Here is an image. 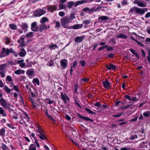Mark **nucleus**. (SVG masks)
I'll return each instance as SVG.
<instances>
[{"mask_svg":"<svg viewBox=\"0 0 150 150\" xmlns=\"http://www.w3.org/2000/svg\"><path fill=\"white\" fill-rule=\"evenodd\" d=\"M138 100V99L136 97H133L131 99V100L134 101H137Z\"/></svg>","mask_w":150,"mask_h":150,"instance_id":"56","label":"nucleus"},{"mask_svg":"<svg viewBox=\"0 0 150 150\" xmlns=\"http://www.w3.org/2000/svg\"><path fill=\"white\" fill-rule=\"evenodd\" d=\"M83 26V24H76L69 27V29H77L81 28Z\"/></svg>","mask_w":150,"mask_h":150,"instance_id":"13","label":"nucleus"},{"mask_svg":"<svg viewBox=\"0 0 150 150\" xmlns=\"http://www.w3.org/2000/svg\"><path fill=\"white\" fill-rule=\"evenodd\" d=\"M49 21L48 18L46 17H43L40 20V22L41 23L44 24L45 22H48Z\"/></svg>","mask_w":150,"mask_h":150,"instance_id":"22","label":"nucleus"},{"mask_svg":"<svg viewBox=\"0 0 150 150\" xmlns=\"http://www.w3.org/2000/svg\"><path fill=\"white\" fill-rule=\"evenodd\" d=\"M25 38L22 36H21L19 39L18 40L17 42L18 43L20 44L18 47H23L26 46V44L24 43L25 42Z\"/></svg>","mask_w":150,"mask_h":150,"instance_id":"6","label":"nucleus"},{"mask_svg":"<svg viewBox=\"0 0 150 150\" xmlns=\"http://www.w3.org/2000/svg\"><path fill=\"white\" fill-rule=\"evenodd\" d=\"M0 103L3 108L6 109L9 108V106L13 107V106L7 103L5 100L3 98L0 99Z\"/></svg>","mask_w":150,"mask_h":150,"instance_id":"2","label":"nucleus"},{"mask_svg":"<svg viewBox=\"0 0 150 150\" xmlns=\"http://www.w3.org/2000/svg\"><path fill=\"white\" fill-rule=\"evenodd\" d=\"M131 105H128L126 106H122V107H121L120 108L122 109H126L129 108V107L131 106Z\"/></svg>","mask_w":150,"mask_h":150,"instance_id":"45","label":"nucleus"},{"mask_svg":"<svg viewBox=\"0 0 150 150\" xmlns=\"http://www.w3.org/2000/svg\"><path fill=\"white\" fill-rule=\"evenodd\" d=\"M147 11V9L146 8H140L137 7L136 10V13L140 15H143L145 11Z\"/></svg>","mask_w":150,"mask_h":150,"instance_id":"7","label":"nucleus"},{"mask_svg":"<svg viewBox=\"0 0 150 150\" xmlns=\"http://www.w3.org/2000/svg\"><path fill=\"white\" fill-rule=\"evenodd\" d=\"M91 22V21L89 20H85L83 21V23L84 24H88Z\"/></svg>","mask_w":150,"mask_h":150,"instance_id":"51","label":"nucleus"},{"mask_svg":"<svg viewBox=\"0 0 150 150\" xmlns=\"http://www.w3.org/2000/svg\"><path fill=\"white\" fill-rule=\"evenodd\" d=\"M4 40L5 41L6 44L7 45H8L10 42V39L8 37L5 38L4 39Z\"/></svg>","mask_w":150,"mask_h":150,"instance_id":"37","label":"nucleus"},{"mask_svg":"<svg viewBox=\"0 0 150 150\" xmlns=\"http://www.w3.org/2000/svg\"><path fill=\"white\" fill-rule=\"evenodd\" d=\"M90 2V1H89L88 0H82L79 1L75 2L74 4V6H75L76 7L77 6L81 4H83L84 3H87Z\"/></svg>","mask_w":150,"mask_h":150,"instance_id":"11","label":"nucleus"},{"mask_svg":"<svg viewBox=\"0 0 150 150\" xmlns=\"http://www.w3.org/2000/svg\"><path fill=\"white\" fill-rule=\"evenodd\" d=\"M77 115H78V116L80 118L83 119L85 120L86 118V117L82 116L79 114H78Z\"/></svg>","mask_w":150,"mask_h":150,"instance_id":"58","label":"nucleus"},{"mask_svg":"<svg viewBox=\"0 0 150 150\" xmlns=\"http://www.w3.org/2000/svg\"><path fill=\"white\" fill-rule=\"evenodd\" d=\"M103 86L106 88H109L110 87V83L108 80H106L103 81Z\"/></svg>","mask_w":150,"mask_h":150,"instance_id":"15","label":"nucleus"},{"mask_svg":"<svg viewBox=\"0 0 150 150\" xmlns=\"http://www.w3.org/2000/svg\"><path fill=\"white\" fill-rule=\"evenodd\" d=\"M61 66L63 69H66L68 64L67 60L65 59H61L60 61Z\"/></svg>","mask_w":150,"mask_h":150,"instance_id":"9","label":"nucleus"},{"mask_svg":"<svg viewBox=\"0 0 150 150\" xmlns=\"http://www.w3.org/2000/svg\"><path fill=\"white\" fill-rule=\"evenodd\" d=\"M9 50L8 49H5V48H3L2 51L0 54L1 57H3L6 56L9 54L10 52Z\"/></svg>","mask_w":150,"mask_h":150,"instance_id":"8","label":"nucleus"},{"mask_svg":"<svg viewBox=\"0 0 150 150\" xmlns=\"http://www.w3.org/2000/svg\"><path fill=\"white\" fill-rule=\"evenodd\" d=\"M30 100L31 103H32V104H33V106L35 108L36 107V106L35 105V103L34 101L31 98H30Z\"/></svg>","mask_w":150,"mask_h":150,"instance_id":"61","label":"nucleus"},{"mask_svg":"<svg viewBox=\"0 0 150 150\" xmlns=\"http://www.w3.org/2000/svg\"><path fill=\"white\" fill-rule=\"evenodd\" d=\"M47 28V27L45 24L42 23V24L40 25V31L41 32H42L43 30L46 29Z\"/></svg>","mask_w":150,"mask_h":150,"instance_id":"19","label":"nucleus"},{"mask_svg":"<svg viewBox=\"0 0 150 150\" xmlns=\"http://www.w3.org/2000/svg\"><path fill=\"white\" fill-rule=\"evenodd\" d=\"M31 29L33 31H37L38 29V26L37 25L36 22H34L31 24Z\"/></svg>","mask_w":150,"mask_h":150,"instance_id":"10","label":"nucleus"},{"mask_svg":"<svg viewBox=\"0 0 150 150\" xmlns=\"http://www.w3.org/2000/svg\"><path fill=\"white\" fill-rule=\"evenodd\" d=\"M143 115L145 117H148L150 115V112L148 111L147 112H145L143 113Z\"/></svg>","mask_w":150,"mask_h":150,"instance_id":"39","label":"nucleus"},{"mask_svg":"<svg viewBox=\"0 0 150 150\" xmlns=\"http://www.w3.org/2000/svg\"><path fill=\"white\" fill-rule=\"evenodd\" d=\"M80 63L82 66H84L85 64V62L83 60H81L80 61Z\"/></svg>","mask_w":150,"mask_h":150,"instance_id":"60","label":"nucleus"},{"mask_svg":"<svg viewBox=\"0 0 150 150\" xmlns=\"http://www.w3.org/2000/svg\"><path fill=\"white\" fill-rule=\"evenodd\" d=\"M21 27L22 29L25 30L28 28V25L26 23H23L22 24Z\"/></svg>","mask_w":150,"mask_h":150,"instance_id":"32","label":"nucleus"},{"mask_svg":"<svg viewBox=\"0 0 150 150\" xmlns=\"http://www.w3.org/2000/svg\"><path fill=\"white\" fill-rule=\"evenodd\" d=\"M60 26V23L58 21H57L56 23V27H59Z\"/></svg>","mask_w":150,"mask_h":150,"instance_id":"54","label":"nucleus"},{"mask_svg":"<svg viewBox=\"0 0 150 150\" xmlns=\"http://www.w3.org/2000/svg\"><path fill=\"white\" fill-rule=\"evenodd\" d=\"M23 115L24 116V117L26 119L25 121L24 120V121H25L24 122H25V121L28 122L29 120V118L26 112H25L23 113Z\"/></svg>","mask_w":150,"mask_h":150,"instance_id":"38","label":"nucleus"},{"mask_svg":"<svg viewBox=\"0 0 150 150\" xmlns=\"http://www.w3.org/2000/svg\"><path fill=\"white\" fill-rule=\"evenodd\" d=\"M61 97L62 99L65 102L66 101V100H69V99L68 97L65 94H64L63 93H61Z\"/></svg>","mask_w":150,"mask_h":150,"instance_id":"20","label":"nucleus"},{"mask_svg":"<svg viewBox=\"0 0 150 150\" xmlns=\"http://www.w3.org/2000/svg\"><path fill=\"white\" fill-rule=\"evenodd\" d=\"M85 109L86 110L89 114H94V112L93 111H91L90 110L87 108H85Z\"/></svg>","mask_w":150,"mask_h":150,"instance_id":"40","label":"nucleus"},{"mask_svg":"<svg viewBox=\"0 0 150 150\" xmlns=\"http://www.w3.org/2000/svg\"><path fill=\"white\" fill-rule=\"evenodd\" d=\"M6 80L9 82H11L12 81V79L11 77L10 76H7Z\"/></svg>","mask_w":150,"mask_h":150,"instance_id":"42","label":"nucleus"},{"mask_svg":"<svg viewBox=\"0 0 150 150\" xmlns=\"http://www.w3.org/2000/svg\"><path fill=\"white\" fill-rule=\"evenodd\" d=\"M136 7H134L131 8L129 10V12L131 13H133L134 11H135L136 12Z\"/></svg>","mask_w":150,"mask_h":150,"instance_id":"47","label":"nucleus"},{"mask_svg":"<svg viewBox=\"0 0 150 150\" xmlns=\"http://www.w3.org/2000/svg\"><path fill=\"white\" fill-rule=\"evenodd\" d=\"M75 16L74 15L73 13H71L70 15V18L69 20H73L74 19H75Z\"/></svg>","mask_w":150,"mask_h":150,"instance_id":"43","label":"nucleus"},{"mask_svg":"<svg viewBox=\"0 0 150 150\" xmlns=\"http://www.w3.org/2000/svg\"><path fill=\"white\" fill-rule=\"evenodd\" d=\"M108 45H106L104 46H103L102 47L99 48H98V50L99 51L101 50H102L104 49L105 48L108 47Z\"/></svg>","mask_w":150,"mask_h":150,"instance_id":"53","label":"nucleus"},{"mask_svg":"<svg viewBox=\"0 0 150 150\" xmlns=\"http://www.w3.org/2000/svg\"><path fill=\"white\" fill-rule=\"evenodd\" d=\"M108 19V17L105 16H102L98 17L99 21L100 23L105 22Z\"/></svg>","mask_w":150,"mask_h":150,"instance_id":"12","label":"nucleus"},{"mask_svg":"<svg viewBox=\"0 0 150 150\" xmlns=\"http://www.w3.org/2000/svg\"><path fill=\"white\" fill-rule=\"evenodd\" d=\"M4 90L7 93H9L11 91V89L6 86L4 87Z\"/></svg>","mask_w":150,"mask_h":150,"instance_id":"34","label":"nucleus"},{"mask_svg":"<svg viewBox=\"0 0 150 150\" xmlns=\"http://www.w3.org/2000/svg\"><path fill=\"white\" fill-rule=\"evenodd\" d=\"M37 135L40 138L43 140L47 139L46 136L44 134V133H43L41 134H37Z\"/></svg>","mask_w":150,"mask_h":150,"instance_id":"27","label":"nucleus"},{"mask_svg":"<svg viewBox=\"0 0 150 150\" xmlns=\"http://www.w3.org/2000/svg\"><path fill=\"white\" fill-rule=\"evenodd\" d=\"M25 72V70L21 69H18L14 72L16 74H24Z\"/></svg>","mask_w":150,"mask_h":150,"instance_id":"21","label":"nucleus"},{"mask_svg":"<svg viewBox=\"0 0 150 150\" xmlns=\"http://www.w3.org/2000/svg\"><path fill=\"white\" fill-rule=\"evenodd\" d=\"M13 89L16 91L18 92L19 91V89L18 87L16 86L13 85Z\"/></svg>","mask_w":150,"mask_h":150,"instance_id":"49","label":"nucleus"},{"mask_svg":"<svg viewBox=\"0 0 150 150\" xmlns=\"http://www.w3.org/2000/svg\"><path fill=\"white\" fill-rule=\"evenodd\" d=\"M93 10H94V11H96L94 10V9L93 8L91 9H90L88 7H86L83 9V11L86 12H91Z\"/></svg>","mask_w":150,"mask_h":150,"instance_id":"29","label":"nucleus"},{"mask_svg":"<svg viewBox=\"0 0 150 150\" xmlns=\"http://www.w3.org/2000/svg\"><path fill=\"white\" fill-rule=\"evenodd\" d=\"M74 2L73 1H71L69 2L68 3L67 7L69 8H71L72 6L74 4Z\"/></svg>","mask_w":150,"mask_h":150,"instance_id":"35","label":"nucleus"},{"mask_svg":"<svg viewBox=\"0 0 150 150\" xmlns=\"http://www.w3.org/2000/svg\"><path fill=\"white\" fill-rule=\"evenodd\" d=\"M130 51L132 53H133V54H135V55H136L137 57H139V56L137 54H136L135 53V51L133 49H130Z\"/></svg>","mask_w":150,"mask_h":150,"instance_id":"57","label":"nucleus"},{"mask_svg":"<svg viewBox=\"0 0 150 150\" xmlns=\"http://www.w3.org/2000/svg\"><path fill=\"white\" fill-rule=\"evenodd\" d=\"M35 144L36 146L38 147H40V145H39L37 139H35Z\"/></svg>","mask_w":150,"mask_h":150,"instance_id":"63","label":"nucleus"},{"mask_svg":"<svg viewBox=\"0 0 150 150\" xmlns=\"http://www.w3.org/2000/svg\"><path fill=\"white\" fill-rule=\"evenodd\" d=\"M66 7V6L62 4H59V9L62 10L65 9Z\"/></svg>","mask_w":150,"mask_h":150,"instance_id":"36","label":"nucleus"},{"mask_svg":"<svg viewBox=\"0 0 150 150\" xmlns=\"http://www.w3.org/2000/svg\"><path fill=\"white\" fill-rule=\"evenodd\" d=\"M0 115L4 117H6L7 116L6 112L5 111L3 108L1 107H0Z\"/></svg>","mask_w":150,"mask_h":150,"instance_id":"18","label":"nucleus"},{"mask_svg":"<svg viewBox=\"0 0 150 150\" xmlns=\"http://www.w3.org/2000/svg\"><path fill=\"white\" fill-rule=\"evenodd\" d=\"M0 135L2 137H4L5 136V130L4 128H2L0 129Z\"/></svg>","mask_w":150,"mask_h":150,"instance_id":"23","label":"nucleus"},{"mask_svg":"<svg viewBox=\"0 0 150 150\" xmlns=\"http://www.w3.org/2000/svg\"><path fill=\"white\" fill-rule=\"evenodd\" d=\"M116 38L121 39H126L127 38V35L122 34H121L118 35L116 36Z\"/></svg>","mask_w":150,"mask_h":150,"instance_id":"25","label":"nucleus"},{"mask_svg":"<svg viewBox=\"0 0 150 150\" xmlns=\"http://www.w3.org/2000/svg\"><path fill=\"white\" fill-rule=\"evenodd\" d=\"M65 14V13L62 11H60L59 13V15L62 17L64 16Z\"/></svg>","mask_w":150,"mask_h":150,"instance_id":"55","label":"nucleus"},{"mask_svg":"<svg viewBox=\"0 0 150 150\" xmlns=\"http://www.w3.org/2000/svg\"><path fill=\"white\" fill-rule=\"evenodd\" d=\"M46 100L48 104H51L53 103V101L49 99H48V98L46 99Z\"/></svg>","mask_w":150,"mask_h":150,"instance_id":"44","label":"nucleus"},{"mask_svg":"<svg viewBox=\"0 0 150 150\" xmlns=\"http://www.w3.org/2000/svg\"><path fill=\"white\" fill-rule=\"evenodd\" d=\"M32 82L34 83H36L38 86L40 85L39 80L38 78L34 79Z\"/></svg>","mask_w":150,"mask_h":150,"instance_id":"31","label":"nucleus"},{"mask_svg":"<svg viewBox=\"0 0 150 150\" xmlns=\"http://www.w3.org/2000/svg\"><path fill=\"white\" fill-rule=\"evenodd\" d=\"M69 22V18L68 17L65 16L62 18L61 20V23L62 26L66 28L67 25Z\"/></svg>","mask_w":150,"mask_h":150,"instance_id":"1","label":"nucleus"},{"mask_svg":"<svg viewBox=\"0 0 150 150\" xmlns=\"http://www.w3.org/2000/svg\"><path fill=\"white\" fill-rule=\"evenodd\" d=\"M84 36H82L81 37L77 36L75 39V41L77 43H80L82 42L84 39Z\"/></svg>","mask_w":150,"mask_h":150,"instance_id":"16","label":"nucleus"},{"mask_svg":"<svg viewBox=\"0 0 150 150\" xmlns=\"http://www.w3.org/2000/svg\"><path fill=\"white\" fill-rule=\"evenodd\" d=\"M57 45H51L50 47V48L51 49H55L56 48H57Z\"/></svg>","mask_w":150,"mask_h":150,"instance_id":"48","label":"nucleus"},{"mask_svg":"<svg viewBox=\"0 0 150 150\" xmlns=\"http://www.w3.org/2000/svg\"><path fill=\"white\" fill-rule=\"evenodd\" d=\"M46 12L45 10L39 8L34 12V15L36 17H39L44 14Z\"/></svg>","mask_w":150,"mask_h":150,"instance_id":"3","label":"nucleus"},{"mask_svg":"<svg viewBox=\"0 0 150 150\" xmlns=\"http://www.w3.org/2000/svg\"><path fill=\"white\" fill-rule=\"evenodd\" d=\"M9 27L12 30H16L17 28V26L16 25L13 24H11L9 25Z\"/></svg>","mask_w":150,"mask_h":150,"instance_id":"33","label":"nucleus"},{"mask_svg":"<svg viewBox=\"0 0 150 150\" xmlns=\"http://www.w3.org/2000/svg\"><path fill=\"white\" fill-rule=\"evenodd\" d=\"M2 146H1V147L4 150L8 149V148L6 145L3 144H2Z\"/></svg>","mask_w":150,"mask_h":150,"instance_id":"46","label":"nucleus"},{"mask_svg":"<svg viewBox=\"0 0 150 150\" xmlns=\"http://www.w3.org/2000/svg\"><path fill=\"white\" fill-rule=\"evenodd\" d=\"M133 3L141 7H146L147 6L146 4L144 1L140 0H135L134 1Z\"/></svg>","mask_w":150,"mask_h":150,"instance_id":"5","label":"nucleus"},{"mask_svg":"<svg viewBox=\"0 0 150 150\" xmlns=\"http://www.w3.org/2000/svg\"><path fill=\"white\" fill-rule=\"evenodd\" d=\"M106 68L109 70L111 69H116L115 66L112 64H111L107 66Z\"/></svg>","mask_w":150,"mask_h":150,"instance_id":"30","label":"nucleus"},{"mask_svg":"<svg viewBox=\"0 0 150 150\" xmlns=\"http://www.w3.org/2000/svg\"><path fill=\"white\" fill-rule=\"evenodd\" d=\"M45 114L47 116V117L50 119L54 121V120L52 117V116L49 114L47 110H44Z\"/></svg>","mask_w":150,"mask_h":150,"instance_id":"24","label":"nucleus"},{"mask_svg":"<svg viewBox=\"0 0 150 150\" xmlns=\"http://www.w3.org/2000/svg\"><path fill=\"white\" fill-rule=\"evenodd\" d=\"M65 117L66 119L68 121L70 120L71 119V117L68 115H65Z\"/></svg>","mask_w":150,"mask_h":150,"instance_id":"59","label":"nucleus"},{"mask_svg":"<svg viewBox=\"0 0 150 150\" xmlns=\"http://www.w3.org/2000/svg\"><path fill=\"white\" fill-rule=\"evenodd\" d=\"M5 71H1L0 72L1 76L2 77L4 78L5 76Z\"/></svg>","mask_w":150,"mask_h":150,"instance_id":"52","label":"nucleus"},{"mask_svg":"<svg viewBox=\"0 0 150 150\" xmlns=\"http://www.w3.org/2000/svg\"><path fill=\"white\" fill-rule=\"evenodd\" d=\"M35 71L33 69H28L26 71V74L30 78H32L35 76Z\"/></svg>","mask_w":150,"mask_h":150,"instance_id":"4","label":"nucleus"},{"mask_svg":"<svg viewBox=\"0 0 150 150\" xmlns=\"http://www.w3.org/2000/svg\"><path fill=\"white\" fill-rule=\"evenodd\" d=\"M150 17V12L147 13L145 16L146 18H149Z\"/></svg>","mask_w":150,"mask_h":150,"instance_id":"62","label":"nucleus"},{"mask_svg":"<svg viewBox=\"0 0 150 150\" xmlns=\"http://www.w3.org/2000/svg\"><path fill=\"white\" fill-rule=\"evenodd\" d=\"M28 150H36L35 145L33 144H30Z\"/></svg>","mask_w":150,"mask_h":150,"instance_id":"28","label":"nucleus"},{"mask_svg":"<svg viewBox=\"0 0 150 150\" xmlns=\"http://www.w3.org/2000/svg\"><path fill=\"white\" fill-rule=\"evenodd\" d=\"M24 62V59H21L18 60V61L17 63L19 64V66L21 67H25L26 66L25 63L23 62Z\"/></svg>","mask_w":150,"mask_h":150,"instance_id":"14","label":"nucleus"},{"mask_svg":"<svg viewBox=\"0 0 150 150\" xmlns=\"http://www.w3.org/2000/svg\"><path fill=\"white\" fill-rule=\"evenodd\" d=\"M36 131L38 132L39 134H41L43 133V131L41 129L38 128V129L36 130Z\"/></svg>","mask_w":150,"mask_h":150,"instance_id":"50","label":"nucleus"},{"mask_svg":"<svg viewBox=\"0 0 150 150\" xmlns=\"http://www.w3.org/2000/svg\"><path fill=\"white\" fill-rule=\"evenodd\" d=\"M26 54V52L24 48H22L19 53V56L20 57H24Z\"/></svg>","mask_w":150,"mask_h":150,"instance_id":"17","label":"nucleus"},{"mask_svg":"<svg viewBox=\"0 0 150 150\" xmlns=\"http://www.w3.org/2000/svg\"><path fill=\"white\" fill-rule=\"evenodd\" d=\"M146 31L147 33L150 35V27H148L146 28Z\"/></svg>","mask_w":150,"mask_h":150,"instance_id":"64","label":"nucleus"},{"mask_svg":"<svg viewBox=\"0 0 150 150\" xmlns=\"http://www.w3.org/2000/svg\"><path fill=\"white\" fill-rule=\"evenodd\" d=\"M34 33L33 32H30L27 33L25 36L27 38H31L33 37Z\"/></svg>","mask_w":150,"mask_h":150,"instance_id":"26","label":"nucleus"},{"mask_svg":"<svg viewBox=\"0 0 150 150\" xmlns=\"http://www.w3.org/2000/svg\"><path fill=\"white\" fill-rule=\"evenodd\" d=\"M32 65H33V62H28L26 65V67H31L32 66Z\"/></svg>","mask_w":150,"mask_h":150,"instance_id":"41","label":"nucleus"}]
</instances>
